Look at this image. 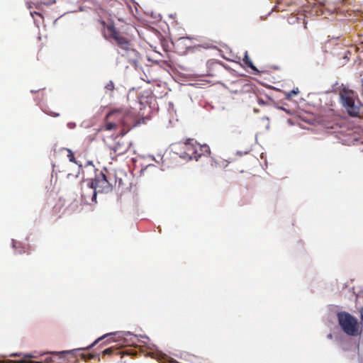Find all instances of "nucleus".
I'll use <instances>...</instances> for the list:
<instances>
[{
    "instance_id": "nucleus-2",
    "label": "nucleus",
    "mask_w": 363,
    "mask_h": 363,
    "mask_svg": "<svg viewBox=\"0 0 363 363\" xmlns=\"http://www.w3.org/2000/svg\"><path fill=\"white\" fill-rule=\"evenodd\" d=\"M104 35L106 39L114 41L118 54L127 58L128 62H135L138 59L139 52L134 48L130 39L118 30L113 25L106 26Z\"/></svg>"
},
{
    "instance_id": "nucleus-20",
    "label": "nucleus",
    "mask_w": 363,
    "mask_h": 363,
    "mask_svg": "<svg viewBox=\"0 0 363 363\" xmlns=\"http://www.w3.org/2000/svg\"><path fill=\"white\" fill-rule=\"evenodd\" d=\"M18 363H45L44 362H33V361H26V360H21Z\"/></svg>"
},
{
    "instance_id": "nucleus-21",
    "label": "nucleus",
    "mask_w": 363,
    "mask_h": 363,
    "mask_svg": "<svg viewBox=\"0 0 363 363\" xmlns=\"http://www.w3.org/2000/svg\"><path fill=\"white\" fill-rule=\"evenodd\" d=\"M211 165L215 167H217L218 165V161L216 160H215V159H212V160H211Z\"/></svg>"
},
{
    "instance_id": "nucleus-18",
    "label": "nucleus",
    "mask_w": 363,
    "mask_h": 363,
    "mask_svg": "<svg viewBox=\"0 0 363 363\" xmlns=\"http://www.w3.org/2000/svg\"><path fill=\"white\" fill-rule=\"evenodd\" d=\"M298 93V89H296V90L294 89V90L291 91L290 92L287 93V95H286L287 98H291L294 95H296Z\"/></svg>"
},
{
    "instance_id": "nucleus-13",
    "label": "nucleus",
    "mask_w": 363,
    "mask_h": 363,
    "mask_svg": "<svg viewBox=\"0 0 363 363\" xmlns=\"http://www.w3.org/2000/svg\"><path fill=\"white\" fill-rule=\"evenodd\" d=\"M113 354L121 355V354H123V352L118 350L117 348H114L113 347H111L107 348L103 351L104 355H111Z\"/></svg>"
},
{
    "instance_id": "nucleus-11",
    "label": "nucleus",
    "mask_w": 363,
    "mask_h": 363,
    "mask_svg": "<svg viewBox=\"0 0 363 363\" xmlns=\"http://www.w3.org/2000/svg\"><path fill=\"white\" fill-rule=\"evenodd\" d=\"M196 149L197 150L196 160L202 155H208L210 154V147L207 145H201L196 141Z\"/></svg>"
},
{
    "instance_id": "nucleus-9",
    "label": "nucleus",
    "mask_w": 363,
    "mask_h": 363,
    "mask_svg": "<svg viewBox=\"0 0 363 363\" xmlns=\"http://www.w3.org/2000/svg\"><path fill=\"white\" fill-rule=\"evenodd\" d=\"M343 106L347 110L348 115L352 117H357L360 113L361 108L359 102L356 104L355 101H353L352 102L348 103Z\"/></svg>"
},
{
    "instance_id": "nucleus-22",
    "label": "nucleus",
    "mask_w": 363,
    "mask_h": 363,
    "mask_svg": "<svg viewBox=\"0 0 363 363\" xmlns=\"http://www.w3.org/2000/svg\"><path fill=\"white\" fill-rule=\"evenodd\" d=\"M353 294L354 295H363V292L361 291H354Z\"/></svg>"
},
{
    "instance_id": "nucleus-8",
    "label": "nucleus",
    "mask_w": 363,
    "mask_h": 363,
    "mask_svg": "<svg viewBox=\"0 0 363 363\" xmlns=\"http://www.w3.org/2000/svg\"><path fill=\"white\" fill-rule=\"evenodd\" d=\"M339 96L342 106H345L354 101L355 94L352 90L343 88L340 91Z\"/></svg>"
},
{
    "instance_id": "nucleus-7",
    "label": "nucleus",
    "mask_w": 363,
    "mask_h": 363,
    "mask_svg": "<svg viewBox=\"0 0 363 363\" xmlns=\"http://www.w3.org/2000/svg\"><path fill=\"white\" fill-rule=\"evenodd\" d=\"M207 75L210 77L219 76L224 69L222 63L217 61H208L207 62Z\"/></svg>"
},
{
    "instance_id": "nucleus-1",
    "label": "nucleus",
    "mask_w": 363,
    "mask_h": 363,
    "mask_svg": "<svg viewBox=\"0 0 363 363\" xmlns=\"http://www.w3.org/2000/svg\"><path fill=\"white\" fill-rule=\"evenodd\" d=\"M136 113L131 107H121L109 111L104 119V123L99 128L98 132L116 130L118 126L123 128L120 135H124L132 127L135 125Z\"/></svg>"
},
{
    "instance_id": "nucleus-15",
    "label": "nucleus",
    "mask_w": 363,
    "mask_h": 363,
    "mask_svg": "<svg viewBox=\"0 0 363 363\" xmlns=\"http://www.w3.org/2000/svg\"><path fill=\"white\" fill-rule=\"evenodd\" d=\"M64 150L67 152V157H68L69 160L72 162L77 163L72 151L67 148H65Z\"/></svg>"
},
{
    "instance_id": "nucleus-12",
    "label": "nucleus",
    "mask_w": 363,
    "mask_h": 363,
    "mask_svg": "<svg viewBox=\"0 0 363 363\" xmlns=\"http://www.w3.org/2000/svg\"><path fill=\"white\" fill-rule=\"evenodd\" d=\"M81 188H82V194H81L82 201H84L86 203H88L89 200L91 201H96V200H93L91 199V196H89V191L86 189V181H83L82 182Z\"/></svg>"
},
{
    "instance_id": "nucleus-3",
    "label": "nucleus",
    "mask_w": 363,
    "mask_h": 363,
    "mask_svg": "<svg viewBox=\"0 0 363 363\" xmlns=\"http://www.w3.org/2000/svg\"><path fill=\"white\" fill-rule=\"evenodd\" d=\"M86 189L89 191V196L93 200L96 199V189L99 192H108L111 190V184L108 176L102 171L96 173L94 180H86Z\"/></svg>"
},
{
    "instance_id": "nucleus-19",
    "label": "nucleus",
    "mask_w": 363,
    "mask_h": 363,
    "mask_svg": "<svg viewBox=\"0 0 363 363\" xmlns=\"http://www.w3.org/2000/svg\"><path fill=\"white\" fill-rule=\"evenodd\" d=\"M45 363H56L55 361L53 359L52 357H46L44 360Z\"/></svg>"
},
{
    "instance_id": "nucleus-14",
    "label": "nucleus",
    "mask_w": 363,
    "mask_h": 363,
    "mask_svg": "<svg viewBox=\"0 0 363 363\" xmlns=\"http://www.w3.org/2000/svg\"><path fill=\"white\" fill-rule=\"evenodd\" d=\"M243 61L248 67L251 68L254 71L257 72V68L254 66L252 62L251 61L250 58L247 56V54H245Z\"/></svg>"
},
{
    "instance_id": "nucleus-6",
    "label": "nucleus",
    "mask_w": 363,
    "mask_h": 363,
    "mask_svg": "<svg viewBox=\"0 0 363 363\" xmlns=\"http://www.w3.org/2000/svg\"><path fill=\"white\" fill-rule=\"evenodd\" d=\"M105 336L98 338L91 345L88 347L83 348H77L70 350H64L60 352H54L52 354L58 356L60 358L64 357V356L67 354H71L73 357L77 358L78 356H80L82 359L85 360L91 359L95 357V355L91 353L85 354L83 352H80L82 350H88L90 348L93 347L95 345H96L99 342H100L102 339H104Z\"/></svg>"
},
{
    "instance_id": "nucleus-10",
    "label": "nucleus",
    "mask_w": 363,
    "mask_h": 363,
    "mask_svg": "<svg viewBox=\"0 0 363 363\" xmlns=\"http://www.w3.org/2000/svg\"><path fill=\"white\" fill-rule=\"evenodd\" d=\"M122 138H119V140L116 143L115 145H111L109 147L111 150H112L115 153L118 155H121L126 152L128 150V146L124 143L123 141H121Z\"/></svg>"
},
{
    "instance_id": "nucleus-23",
    "label": "nucleus",
    "mask_w": 363,
    "mask_h": 363,
    "mask_svg": "<svg viewBox=\"0 0 363 363\" xmlns=\"http://www.w3.org/2000/svg\"><path fill=\"white\" fill-rule=\"evenodd\" d=\"M123 354H125V352H127V350H125V351H123Z\"/></svg>"
},
{
    "instance_id": "nucleus-4",
    "label": "nucleus",
    "mask_w": 363,
    "mask_h": 363,
    "mask_svg": "<svg viewBox=\"0 0 363 363\" xmlns=\"http://www.w3.org/2000/svg\"><path fill=\"white\" fill-rule=\"evenodd\" d=\"M337 320L340 326L345 334L350 336H357L359 334L357 320L349 313H338Z\"/></svg>"
},
{
    "instance_id": "nucleus-5",
    "label": "nucleus",
    "mask_w": 363,
    "mask_h": 363,
    "mask_svg": "<svg viewBox=\"0 0 363 363\" xmlns=\"http://www.w3.org/2000/svg\"><path fill=\"white\" fill-rule=\"evenodd\" d=\"M173 150L179 157L184 160H196V141L193 139H188L185 142H179L174 144Z\"/></svg>"
},
{
    "instance_id": "nucleus-17",
    "label": "nucleus",
    "mask_w": 363,
    "mask_h": 363,
    "mask_svg": "<svg viewBox=\"0 0 363 363\" xmlns=\"http://www.w3.org/2000/svg\"><path fill=\"white\" fill-rule=\"evenodd\" d=\"M43 111H44L46 114H48V115H49V116H52V117H57V116H60V113H56V112H54V111H50L48 108H45L43 109Z\"/></svg>"
},
{
    "instance_id": "nucleus-16",
    "label": "nucleus",
    "mask_w": 363,
    "mask_h": 363,
    "mask_svg": "<svg viewBox=\"0 0 363 363\" xmlns=\"http://www.w3.org/2000/svg\"><path fill=\"white\" fill-rule=\"evenodd\" d=\"M115 89L114 83L112 81H109L105 86L106 91L112 92Z\"/></svg>"
}]
</instances>
